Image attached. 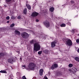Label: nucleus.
<instances>
[{
  "label": "nucleus",
  "instance_id": "obj_1",
  "mask_svg": "<svg viewBox=\"0 0 79 79\" xmlns=\"http://www.w3.org/2000/svg\"><path fill=\"white\" fill-rule=\"evenodd\" d=\"M40 45L39 44H35L34 45V49L33 50L34 53L35 52H37V51H39L40 50Z\"/></svg>",
  "mask_w": 79,
  "mask_h": 79
},
{
  "label": "nucleus",
  "instance_id": "obj_2",
  "mask_svg": "<svg viewBox=\"0 0 79 79\" xmlns=\"http://www.w3.org/2000/svg\"><path fill=\"white\" fill-rule=\"evenodd\" d=\"M64 42L68 46H71L73 45L72 41L68 38L64 39Z\"/></svg>",
  "mask_w": 79,
  "mask_h": 79
},
{
  "label": "nucleus",
  "instance_id": "obj_3",
  "mask_svg": "<svg viewBox=\"0 0 79 79\" xmlns=\"http://www.w3.org/2000/svg\"><path fill=\"white\" fill-rule=\"evenodd\" d=\"M35 64L33 63H30L28 65V67L29 69L31 70H33L35 68Z\"/></svg>",
  "mask_w": 79,
  "mask_h": 79
},
{
  "label": "nucleus",
  "instance_id": "obj_4",
  "mask_svg": "<svg viewBox=\"0 0 79 79\" xmlns=\"http://www.w3.org/2000/svg\"><path fill=\"white\" fill-rule=\"evenodd\" d=\"M21 36L24 39H27L29 37V34L26 32H24L21 34Z\"/></svg>",
  "mask_w": 79,
  "mask_h": 79
},
{
  "label": "nucleus",
  "instance_id": "obj_5",
  "mask_svg": "<svg viewBox=\"0 0 79 79\" xmlns=\"http://www.w3.org/2000/svg\"><path fill=\"white\" fill-rule=\"evenodd\" d=\"M44 24L45 26L46 27L48 28V27H50V22L48 21H44L43 23Z\"/></svg>",
  "mask_w": 79,
  "mask_h": 79
},
{
  "label": "nucleus",
  "instance_id": "obj_6",
  "mask_svg": "<svg viewBox=\"0 0 79 79\" xmlns=\"http://www.w3.org/2000/svg\"><path fill=\"white\" fill-rule=\"evenodd\" d=\"M39 13L38 12L35 11L32 12L31 15V16H32V17H35L36 16H37L39 15Z\"/></svg>",
  "mask_w": 79,
  "mask_h": 79
},
{
  "label": "nucleus",
  "instance_id": "obj_7",
  "mask_svg": "<svg viewBox=\"0 0 79 79\" xmlns=\"http://www.w3.org/2000/svg\"><path fill=\"white\" fill-rule=\"evenodd\" d=\"M6 55L7 53L6 52H0V58H1L2 57H3V56H5Z\"/></svg>",
  "mask_w": 79,
  "mask_h": 79
},
{
  "label": "nucleus",
  "instance_id": "obj_8",
  "mask_svg": "<svg viewBox=\"0 0 79 79\" xmlns=\"http://www.w3.org/2000/svg\"><path fill=\"white\" fill-rule=\"evenodd\" d=\"M58 67V65L56 64H54L53 65H52V67H51V69L52 70L53 69H55V68H56Z\"/></svg>",
  "mask_w": 79,
  "mask_h": 79
},
{
  "label": "nucleus",
  "instance_id": "obj_9",
  "mask_svg": "<svg viewBox=\"0 0 79 79\" xmlns=\"http://www.w3.org/2000/svg\"><path fill=\"white\" fill-rule=\"evenodd\" d=\"M56 43L55 41L52 42L51 43V47L52 48H53L55 46V45H56Z\"/></svg>",
  "mask_w": 79,
  "mask_h": 79
},
{
  "label": "nucleus",
  "instance_id": "obj_10",
  "mask_svg": "<svg viewBox=\"0 0 79 79\" xmlns=\"http://www.w3.org/2000/svg\"><path fill=\"white\" fill-rule=\"evenodd\" d=\"M43 72H44V70L42 69L40 70L39 73H40V76H42L43 74Z\"/></svg>",
  "mask_w": 79,
  "mask_h": 79
},
{
  "label": "nucleus",
  "instance_id": "obj_11",
  "mask_svg": "<svg viewBox=\"0 0 79 79\" xmlns=\"http://www.w3.org/2000/svg\"><path fill=\"white\" fill-rule=\"evenodd\" d=\"M15 34H16L17 35H21V33H20V32L19 31H18V30H15Z\"/></svg>",
  "mask_w": 79,
  "mask_h": 79
},
{
  "label": "nucleus",
  "instance_id": "obj_12",
  "mask_svg": "<svg viewBox=\"0 0 79 79\" xmlns=\"http://www.w3.org/2000/svg\"><path fill=\"white\" fill-rule=\"evenodd\" d=\"M26 6L28 10H31V7L30 5H29L28 4H26Z\"/></svg>",
  "mask_w": 79,
  "mask_h": 79
},
{
  "label": "nucleus",
  "instance_id": "obj_13",
  "mask_svg": "<svg viewBox=\"0 0 79 79\" xmlns=\"http://www.w3.org/2000/svg\"><path fill=\"white\" fill-rule=\"evenodd\" d=\"M7 61L9 63H12L13 62V59H8Z\"/></svg>",
  "mask_w": 79,
  "mask_h": 79
},
{
  "label": "nucleus",
  "instance_id": "obj_14",
  "mask_svg": "<svg viewBox=\"0 0 79 79\" xmlns=\"http://www.w3.org/2000/svg\"><path fill=\"white\" fill-rule=\"evenodd\" d=\"M27 8H25L23 10V13L24 15H26L27 14Z\"/></svg>",
  "mask_w": 79,
  "mask_h": 79
},
{
  "label": "nucleus",
  "instance_id": "obj_15",
  "mask_svg": "<svg viewBox=\"0 0 79 79\" xmlns=\"http://www.w3.org/2000/svg\"><path fill=\"white\" fill-rule=\"evenodd\" d=\"M49 10L51 12H53L54 11V7H51L49 9Z\"/></svg>",
  "mask_w": 79,
  "mask_h": 79
},
{
  "label": "nucleus",
  "instance_id": "obj_16",
  "mask_svg": "<svg viewBox=\"0 0 79 79\" xmlns=\"http://www.w3.org/2000/svg\"><path fill=\"white\" fill-rule=\"evenodd\" d=\"M29 55V53H28V52H25L24 53V56H28V55Z\"/></svg>",
  "mask_w": 79,
  "mask_h": 79
},
{
  "label": "nucleus",
  "instance_id": "obj_17",
  "mask_svg": "<svg viewBox=\"0 0 79 79\" xmlns=\"http://www.w3.org/2000/svg\"><path fill=\"white\" fill-rule=\"evenodd\" d=\"M30 44H34V42H35V40H33L31 41H30Z\"/></svg>",
  "mask_w": 79,
  "mask_h": 79
},
{
  "label": "nucleus",
  "instance_id": "obj_18",
  "mask_svg": "<svg viewBox=\"0 0 79 79\" xmlns=\"http://www.w3.org/2000/svg\"><path fill=\"white\" fill-rule=\"evenodd\" d=\"M60 26L61 27H66V24L64 23H62L60 25Z\"/></svg>",
  "mask_w": 79,
  "mask_h": 79
},
{
  "label": "nucleus",
  "instance_id": "obj_19",
  "mask_svg": "<svg viewBox=\"0 0 79 79\" xmlns=\"http://www.w3.org/2000/svg\"><path fill=\"white\" fill-rule=\"evenodd\" d=\"M0 73H7V72L6 71H2L1 70L0 71Z\"/></svg>",
  "mask_w": 79,
  "mask_h": 79
},
{
  "label": "nucleus",
  "instance_id": "obj_20",
  "mask_svg": "<svg viewBox=\"0 0 79 79\" xmlns=\"http://www.w3.org/2000/svg\"><path fill=\"white\" fill-rule=\"evenodd\" d=\"M75 60L77 61L78 62H79V58L77 57H76L75 58Z\"/></svg>",
  "mask_w": 79,
  "mask_h": 79
},
{
  "label": "nucleus",
  "instance_id": "obj_21",
  "mask_svg": "<svg viewBox=\"0 0 79 79\" xmlns=\"http://www.w3.org/2000/svg\"><path fill=\"white\" fill-rule=\"evenodd\" d=\"M73 66V65L72 64H69V68H72Z\"/></svg>",
  "mask_w": 79,
  "mask_h": 79
},
{
  "label": "nucleus",
  "instance_id": "obj_22",
  "mask_svg": "<svg viewBox=\"0 0 79 79\" xmlns=\"http://www.w3.org/2000/svg\"><path fill=\"white\" fill-rule=\"evenodd\" d=\"M72 70L73 71V72H76V69L74 67L72 68Z\"/></svg>",
  "mask_w": 79,
  "mask_h": 79
},
{
  "label": "nucleus",
  "instance_id": "obj_23",
  "mask_svg": "<svg viewBox=\"0 0 79 79\" xmlns=\"http://www.w3.org/2000/svg\"><path fill=\"white\" fill-rule=\"evenodd\" d=\"M14 26H15V24L14 23H13L10 25V27H14Z\"/></svg>",
  "mask_w": 79,
  "mask_h": 79
},
{
  "label": "nucleus",
  "instance_id": "obj_24",
  "mask_svg": "<svg viewBox=\"0 0 79 79\" xmlns=\"http://www.w3.org/2000/svg\"><path fill=\"white\" fill-rule=\"evenodd\" d=\"M13 2H15V0H12ZM6 2H10L11 1V0H6Z\"/></svg>",
  "mask_w": 79,
  "mask_h": 79
},
{
  "label": "nucleus",
  "instance_id": "obj_25",
  "mask_svg": "<svg viewBox=\"0 0 79 79\" xmlns=\"http://www.w3.org/2000/svg\"><path fill=\"white\" fill-rule=\"evenodd\" d=\"M42 53V51H39L38 52V54L39 55H41Z\"/></svg>",
  "mask_w": 79,
  "mask_h": 79
},
{
  "label": "nucleus",
  "instance_id": "obj_26",
  "mask_svg": "<svg viewBox=\"0 0 79 79\" xmlns=\"http://www.w3.org/2000/svg\"><path fill=\"white\" fill-rule=\"evenodd\" d=\"M11 18L12 19H15V18L13 16H11Z\"/></svg>",
  "mask_w": 79,
  "mask_h": 79
},
{
  "label": "nucleus",
  "instance_id": "obj_27",
  "mask_svg": "<svg viewBox=\"0 0 79 79\" xmlns=\"http://www.w3.org/2000/svg\"><path fill=\"white\" fill-rule=\"evenodd\" d=\"M6 19L8 20H9V19H10V17L9 16L6 17Z\"/></svg>",
  "mask_w": 79,
  "mask_h": 79
},
{
  "label": "nucleus",
  "instance_id": "obj_28",
  "mask_svg": "<svg viewBox=\"0 0 79 79\" xmlns=\"http://www.w3.org/2000/svg\"><path fill=\"white\" fill-rule=\"evenodd\" d=\"M22 79H26V77L25 76H23L22 77Z\"/></svg>",
  "mask_w": 79,
  "mask_h": 79
},
{
  "label": "nucleus",
  "instance_id": "obj_29",
  "mask_svg": "<svg viewBox=\"0 0 79 79\" xmlns=\"http://www.w3.org/2000/svg\"><path fill=\"white\" fill-rule=\"evenodd\" d=\"M20 62H22V61H23V59H22V58L20 57Z\"/></svg>",
  "mask_w": 79,
  "mask_h": 79
},
{
  "label": "nucleus",
  "instance_id": "obj_30",
  "mask_svg": "<svg viewBox=\"0 0 79 79\" xmlns=\"http://www.w3.org/2000/svg\"><path fill=\"white\" fill-rule=\"evenodd\" d=\"M71 3L72 4H73V3H74V2L73 1H71Z\"/></svg>",
  "mask_w": 79,
  "mask_h": 79
},
{
  "label": "nucleus",
  "instance_id": "obj_31",
  "mask_svg": "<svg viewBox=\"0 0 79 79\" xmlns=\"http://www.w3.org/2000/svg\"><path fill=\"white\" fill-rule=\"evenodd\" d=\"M76 42L77 43H79V39L77 40Z\"/></svg>",
  "mask_w": 79,
  "mask_h": 79
},
{
  "label": "nucleus",
  "instance_id": "obj_32",
  "mask_svg": "<svg viewBox=\"0 0 79 79\" xmlns=\"http://www.w3.org/2000/svg\"><path fill=\"white\" fill-rule=\"evenodd\" d=\"M36 22L37 23L39 22V20H38V19H36Z\"/></svg>",
  "mask_w": 79,
  "mask_h": 79
},
{
  "label": "nucleus",
  "instance_id": "obj_33",
  "mask_svg": "<svg viewBox=\"0 0 79 79\" xmlns=\"http://www.w3.org/2000/svg\"><path fill=\"white\" fill-rule=\"evenodd\" d=\"M18 19H21V17L20 16H19L18 17Z\"/></svg>",
  "mask_w": 79,
  "mask_h": 79
},
{
  "label": "nucleus",
  "instance_id": "obj_34",
  "mask_svg": "<svg viewBox=\"0 0 79 79\" xmlns=\"http://www.w3.org/2000/svg\"><path fill=\"white\" fill-rule=\"evenodd\" d=\"M68 24H69V25H71V23H67Z\"/></svg>",
  "mask_w": 79,
  "mask_h": 79
},
{
  "label": "nucleus",
  "instance_id": "obj_35",
  "mask_svg": "<svg viewBox=\"0 0 79 79\" xmlns=\"http://www.w3.org/2000/svg\"><path fill=\"white\" fill-rule=\"evenodd\" d=\"M6 23H10V21H7Z\"/></svg>",
  "mask_w": 79,
  "mask_h": 79
},
{
  "label": "nucleus",
  "instance_id": "obj_36",
  "mask_svg": "<svg viewBox=\"0 0 79 79\" xmlns=\"http://www.w3.org/2000/svg\"><path fill=\"white\" fill-rule=\"evenodd\" d=\"M78 16V15H77L75 16V18H76V17H77Z\"/></svg>",
  "mask_w": 79,
  "mask_h": 79
},
{
  "label": "nucleus",
  "instance_id": "obj_37",
  "mask_svg": "<svg viewBox=\"0 0 79 79\" xmlns=\"http://www.w3.org/2000/svg\"><path fill=\"white\" fill-rule=\"evenodd\" d=\"M77 52L78 53H79V48L77 49Z\"/></svg>",
  "mask_w": 79,
  "mask_h": 79
},
{
  "label": "nucleus",
  "instance_id": "obj_38",
  "mask_svg": "<svg viewBox=\"0 0 79 79\" xmlns=\"http://www.w3.org/2000/svg\"><path fill=\"white\" fill-rule=\"evenodd\" d=\"M4 6H5V7H6L7 6H6V5H4Z\"/></svg>",
  "mask_w": 79,
  "mask_h": 79
},
{
  "label": "nucleus",
  "instance_id": "obj_39",
  "mask_svg": "<svg viewBox=\"0 0 79 79\" xmlns=\"http://www.w3.org/2000/svg\"><path fill=\"white\" fill-rule=\"evenodd\" d=\"M23 67H24V68H25L26 67V66L24 65H23Z\"/></svg>",
  "mask_w": 79,
  "mask_h": 79
},
{
  "label": "nucleus",
  "instance_id": "obj_40",
  "mask_svg": "<svg viewBox=\"0 0 79 79\" xmlns=\"http://www.w3.org/2000/svg\"><path fill=\"white\" fill-rule=\"evenodd\" d=\"M45 79H48V78H47V77H46Z\"/></svg>",
  "mask_w": 79,
  "mask_h": 79
},
{
  "label": "nucleus",
  "instance_id": "obj_41",
  "mask_svg": "<svg viewBox=\"0 0 79 79\" xmlns=\"http://www.w3.org/2000/svg\"><path fill=\"white\" fill-rule=\"evenodd\" d=\"M73 32H74V31H73Z\"/></svg>",
  "mask_w": 79,
  "mask_h": 79
}]
</instances>
